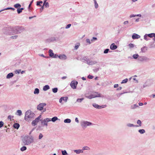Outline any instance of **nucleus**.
<instances>
[{
	"label": "nucleus",
	"mask_w": 155,
	"mask_h": 155,
	"mask_svg": "<svg viewBox=\"0 0 155 155\" xmlns=\"http://www.w3.org/2000/svg\"><path fill=\"white\" fill-rule=\"evenodd\" d=\"M33 141V139L32 138L28 137L24 138L23 140V142L25 143V145H27L32 142Z\"/></svg>",
	"instance_id": "1"
},
{
	"label": "nucleus",
	"mask_w": 155,
	"mask_h": 155,
	"mask_svg": "<svg viewBox=\"0 0 155 155\" xmlns=\"http://www.w3.org/2000/svg\"><path fill=\"white\" fill-rule=\"evenodd\" d=\"M34 114L31 113L30 111H27L25 113V119H26L27 118H31L34 116Z\"/></svg>",
	"instance_id": "2"
},
{
	"label": "nucleus",
	"mask_w": 155,
	"mask_h": 155,
	"mask_svg": "<svg viewBox=\"0 0 155 155\" xmlns=\"http://www.w3.org/2000/svg\"><path fill=\"white\" fill-rule=\"evenodd\" d=\"M92 123L91 122L87 121H83L81 124V126L83 128H84L87 127V126H89L91 125Z\"/></svg>",
	"instance_id": "3"
},
{
	"label": "nucleus",
	"mask_w": 155,
	"mask_h": 155,
	"mask_svg": "<svg viewBox=\"0 0 155 155\" xmlns=\"http://www.w3.org/2000/svg\"><path fill=\"white\" fill-rule=\"evenodd\" d=\"M100 97V94L94 92L93 94H91L88 97L89 99H91L93 98Z\"/></svg>",
	"instance_id": "4"
},
{
	"label": "nucleus",
	"mask_w": 155,
	"mask_h": 155,
	"mask_svg": "<svg viewBox=\"0 0 155 155\" xmlns=\"http://www.w3.org/2000/svg\"><path fill=\"white\" fill-rule=\"evenodd\" d=\"M46 104L45 103L40 104L37 106V109L40 110H41L43 109V107L46 106Z\"/></svg>",
	"instance_id": "5"
},
{
	"label": "nucleus",
	"mask_w": 155,
	"mask_h": 155,
	"mask_svg": "<svg viewBox=\"0 0 155 155\" xmlns=\"http://www.w3.org/2000/svg\"><path fill=\"white\" fill-rule=\"evenodd\" d=\"M41 117V116L40 115L38 116V117L36 118L35 120H33L32 122V124L33 126H35L36 125L37 123L39 122L40 118Z\"/></svg>",
	"instance_id": "6"
},
{
	"label": "nucleus",
	"mask_w": 155,
	"mask_h": 155,
	"mask_svg": "<svg viewBox=\"0 0 155 155\" xmlns=\"http://www.w3.org/2000/svg\"><path fill=\"white\" fill-rule=\"evenodd\" d=\"M78 83L76 81H72L70 85L71 87L74 89L76 88V86Z\"/></svg>",
	"instance_id": "7"
},
{
	"label": "nucleus",
	"mask_w": 155,
	"mask_h": 155,
	"mask_svg": "<svg viewBox=\"0 0 155 155\" xmlns=\"http://www.w3.org/2000/svg\"><path fill=\"white\" fill-rule=\"evenodd\" d=\"M49 55L50 57H53L54 58H56L58 57V55L57 54L54 55L53 51L51 50H49Z\"/></svg>",
	"instance_id": "8"
},
{
	"label": "nucleus",
	"mask_w": 155,
	"mask_h": 155,
	"mask_svg": "<svg viewBox=\"0 0 155 155\" xmlns=\"http://www.w3.org/2000/svg\"><path fill=\"white\" fill-rule=\"evenodd\" d=\"M93 106L96 108H98V109H101L102 108H103L106 107V105H104L102 106H100L98 105V104H93Z\"/></svg>",
	"instance_id": "9"
},
{
	"label": "nucleus",
	"mask_w": 155,
	"mask_h": 155,
	"mask_svg": "<svg viewBox=\"0 0 155 155\" xmlns=\"http://www.w3.org/2000/svg\"><path fill=\"white\" fill-rule=\"evenodd\" d=\"M68 99V97H61L59 100V102L61 103L63 101H64L65 102H67Z\"/></svg>",
	"instance_id": "10"
},
{
	"label": "nucleus",
	"mask_w": 155,
	"mask_h": 155,
	"mask_svg": "<svg viewBox=\"0 0 155 155\" xmlns=\"http://www.w3.org/2000/svg\"><path fill=\"white\" fill-rule=\"evenodd\" d=\"M140 37V36L139 35L136 34H134L132 36V38L133 39H138Z\"/></svg>",
	"instance_id": "11"
},
{
	"label": "nucleus",
	"mask_w": 155,
	"mask_h": 155,
	"mask_svg": "<svg viewBox=\"0 0 155 155\" xmlns=\"http://www.w3.org/2000/svg\"><path fill=\"white\" fill-rule=\"evenodd\" d=\"M117 48V46L115 45L114 43L112 44L110 46V48L112 50H115Z\"/></svg>",
	"instance_id": "12"
},
{
	"label": "nucleus",
	"mask_w": 155,
	"mask_h": 155,
	"mask_svg": "<svg viewBox=\"0 0 155 155\" xmlns=\"http://www.w3.org/2000/svg\"><path fill=\"white\" fill-rule=\"evenodd\" d=\"M59 58L61 59H66V56L64 54L58 56Z\"/></svg>",
	"instance_id": "13"
},
{
	"label": "nucleus",
	"mask_w": 155,
	"mask_h": 155,
	"mask_svg": "<svg viewBox=\"0 0 155 155\" xmlns=\"http://www.w3.org/2000/svg\"><path fill=\"white\" fill-rule=\"evenodd\" d=\"M19 124L17 123H15L13 125L14 127L17 129H18L19 128Z\"/></svg>",
	"instance_id": "14"
},
{
	"label": "nucleus",
	"mask_w": 155,
	"mask_h": 155,
	"mask_svg": "<svg viewBox=\"0 0 155 155\" xmlns=\"http://www.w3.org/2000/svg\"><path fill=\"white\" fill-rule=\"evenodd\" d=\"M50 87L48 85H46L43 87V90L45 91H47V90L49 89Z\"/></svg>",
	"instance_id": "15"
},
{
	"label": "nucleus",
	"mask_w": 155,
	"mask_h": 155,
	"mask_svg": "<svg viewBox=\"0 0 155 155\" xmlns=\"http://www.w3.org/2000/svg\"><path fill=\"white\" fill-rule=\"evenodd\" d=\"M13 76V74L12 73L8 74L7 76V78H9Z\"/></svg>",
	"instance_id": "16"
},
{
	"label": "nucleus",
	"mask_w": 155,
	"mask_h": 155,
	"mask_svg": "<svg viewBox=\"0 0 155 155\" xmlns=\"http://www.w3.org/2000/svg\"><path fill=\"white\" fill-rule=\"evenodd\" d=\"M14 7L16 8H19L21 7V5L19 3H17L16 4H15L14 5Z\"/></svg>",
	"instance_id": "17"
},
{
	"label": "nucleus",
	"mask_w": 155,
	"mask_h": 155,
	"mask_svg": "<svg viewBox=\"0 0 155 155\" xmlns=\"http://www.w3.org/2000/svg\"><path fill=\"white\" fill-rule=\"evenodd\" d=\"M23 9H24V8H18L17 9V12L18 13V14H20L22 12V10H23Z\"/></svg>",
	"instance_id": "18"
},
{
	"label": "nucleus",
	"mask_w": 155,
	"mask_h": 155,
	"mask_svg": "<svg viewBox=\"0 0 155 155\" xmlns=\"http://www.w3.org/2000/svg\"><path fill=\"white\" fill-rule=\"evenodd\" d=\"M71 121V120L70 119H67L64 120V122L65 123H70Z\"/></svg>",
	"instance_id": "19"
},
{
	"label": "nucleus",
	"mask_w": 155,
	"mask_h": 155,
	"mask_svg": "<svg viewBox=\"0 0 155 155\" xmlns=\"http://www.w3.org/2000/svg\"><path fill=\"white\" fill-rule=\"evenodd\" d=\"M141 51L143 52H145L147 50V48L146 47H143L141 49Z\"/></svg>",
	"instance_id": "20"
},
{
	"label": "nucleus",
	"mask_w": 155,
	"mask_h": 155,
	"mask_svg": "<svg viewBox=\"0 0 155 155\" xmlns=\"http://www.w3.org/2000/svg\"><path fill=\"white\" fill-rule=\"evenodd\" d=\"M58 119V118L57 117H53L51 119V121L53 122L55 121Z\"/></svg>",
	"instance_id": "21"
},
{
	"label": "nucleus",
	"mask_w": 155,
	"mask_h": 155,
	"mask_svg": "<svg viewBox=\"0 0 155 155\" xmlns=\"http://www.w3.org/2000/svg\"><path fill=\"white\" fill-rule=\"evenodd\" d=\"M39 90L38 88H35L34 92V93L35 94H38L39 93Z\"/></svg>",
	"instance_id": "22"
},
{
	"label": "nucleus",
	"mask_w": 155,
	"mask_h": 155,
	"mask_svg": "<svg viewBox=\"0 0 155 155\" xmlns=\"http://www.w3.org/2000/svg\"><path fill=\"white\" fill-rule=\"evenodd\" d=\"M52 91L54 93H56L58 90V89L57 88H54L52 89Z\"/></svg>",
	"instance_id": "23"
},
{
	"label": "nucleus",
	"mask_w": 155,
	"mask_h": 155,
	"mask_svg": "<svg viewBox=\"0 0 155 155\" xmlns=\"http://www.w3.org/2000/svg\"><path fill=\"white\" fill-rule=\"evenodd\" d=\"M139 132L140 134H143L145 132V130L144 129L140 130H139Z\"/></svg>",
	"instance_id": "24"
},
{
	"label": "nucleus",
	"mask_w": 155,
	"mask_h": 155,
	"mask_svg": "<svg viewBox=\"0 0 155 155\" xmlns=\"http://www.w3.org/2000/svg\"><path fill=\"white\" fill-rule=\"evenodd\" d=\"M138 106L136 104H134L133 106H131V109H134L138 107Z\"/></svg>",
	"instance_id": "25"
},
{
	"label": "nucleus",
	"mask_w": 155,
	"mask_h": 155,
	"mask_svg": "<svg viewBox=\"0 0 155 155\" xmlns=\"http://www.w3.org/2000/svg\"><path fill=\"white\" fill-rule=\"evenodd\" d=\"M26 149H27V148L26 147L23 146L21 148V151H23L26 150Z\"/></svg>",
	"instance_id": "26"
},
{
	"label": "nucleus",
	"mask_w": 155,
	"mask_h": 155,
	"mask_svg": "<svg viewBox=\"0 0 155 155\" xmlns=\"http://www.w3.org/2000/svg\"><path fill=\"white\" fill-rule=\"evenodd\" d=\"M44 122H46L47 123L51 121L50 119L48 118H46V119H44Z\"/></svg>",
	"instance_id": "27"
},
{
	"label": "nucleus",
	"mask_w": 155,
	"mask_h": 155,
	"mask_svg": "<svg viewBox=\"0 0 155 155\" xmlns=\"http://www.w3.org/2000/svg\"><path fill=\"white\" fill-rule=\"evenodd\" d=\"M127 126L129 127H134L135 126L134 124H128L127 125ZM135 127H138V126L136 125V126H135Z\"/></svg>",
	"instance_id": "28"
},
{
	"label": "nucleus",
	"mask_w": 155,
	"mask_h": 155,
	"mask_svg": "<svg viewBox=\"0 0 155 155\" xmlns=\"http://www.w3.org/2000/svg\"><path fill=\"white\" fill-rule=\"evenodd\" d=\"M154 33H151L147 35V36L149 37L152 38L154 36Z\"/></svg>",
	"instance_id": "29"
},
{
	"label": "nucleus",
	"mask_w": 155,
	"mask_h": 155,
	"mask_svg": "<svg viewBox=\"0 0 155 155\" xmlns=\"http://www.w3.org/2000/svg\"><path fill=\"white\" fill-rule=\"evenodd\" d=\"M137 123L138 124H139V126H141V122L140 120H138L137 121Z\"/></svg>",
	"instance_id": "30"
},
{
	"label": "nucleus",
	"mask_w": 155,
	"mask_h": 155,
	"mask_svg": "<svg viewBox=\"0 0 155 155\" xmlns=\"http://www.w3.org/2000/svg\"><path fill=\"white\" fill-rule=\"evenodd\" d=\"M139 55L138 54H135L133 56V57L134 59H137Z\"/></svg>",
	"instance_id": "31"
},
{
	"label": "nucleus",
	"mask_w": 155,
	"mask_h": 155,
	"mask_svg": "<svg viewBox=\"0 0 155 155\" xmlns=\"http://www.w3.org/2000/svg\"><path fill=\"white\" fill-rule=\"evenodd\" d=\"M83 150H90V148L87 146L84 147L83 148Z\"/></svg>",
	"instance_id": "32"
},
{
	"label": "nucleus",
	"mask_w": 155,
	"mask_h": 155,
	"mask_svg": "<svg viewBox=\"0 0 155 155\" xmlns=\"http://www.w3.org/2000/svg\"><path fill=\"white\" fill-rule=\"evenodd\" d=\"M128 81V79L126 78L124 79L122 81L121 83H126Z\"/></svg>",
	"instance_id": "33"
},
{
	"label": "nucleus",
	"mask_w": 155,
	"mask_h": 155,
	"mask_svg": "<svg viewBox=\"0 0 155 155\" xmlns=\"http://www.w3.org/2000/svg\"><path fill=\"white\" fill-rule=\"evenodd\" d=\"M43 3V2L42 1H39V2H37V5H39L41 6L40 5V4H42Z\"/></svg>",
	"instance_id": "34"
},
{
	"label": "nucleus",
	"mask_w": 155,
	"mask_h": 155,
	"mask_svg": "<svg viewBox=\"0 0 155 155\" xmlns=\"http://www.w3.org/2000/svg\"><path fill=\"white\" fill-rule=\"evenodd\" d=\"M84 100L83 98L78 99H77V101L78 102H81Z\"/></svg>",
	"instance_id": "35"
},
{
	"label": "nucleus",
	"mask_w": 155,
	"mask_h": 155,
	"mask_svg": "<svg viewBox=\"0 0 155 155\" xmlns=\"http://www.w3.org/2000/svg\"><path fill=\"white\" fill-rule=\"evenodd\" d=\"M17 112L18 114V115H19V116L21 115V111L20 110H18L17 111Z\"/></svg>",
	"instance_id": "36"
},
{
	"label": "nucleus",
	"mask_w": 155,
	"mask_h": 155,
	"mask_svg": "<svg viewBox=\"0 0 155 155\" xmlns=\"http://www.w3.org/2000/svg\"><path fill=\"white\" fill-rule=\"evenodd\" d=\"M94 2L95 3V7L96 8H97L98 7V5L97 4L96 1H95Z\"/></svg>",
	"instance_id": "37"
},
{
	"label": "nucleus",
	"mask_w": 155,
	"mask_h": 155,
	"mask_svg": "<svg viewBox=\"0 0 155 155\" xmlns=\"http://www.w3.org/2000/svg\"><path fill=\"white\" fill-rule=\"evenodd\" d=\"M80 46V44L79 43L78 44V45H76L75 46V48L76 49H77L79 47V46Z\"/></svg>",
	"instance_id": "38"
},
{
	"label": "nucleus",
	"mask_w": 155,
	"mask_h": 155,
	"mask_svg": "<svg viewBox=\"0 0 155 155\" xmlns=\"http://www.w3.org/2000/svg\"><path fill=\"white\" fill-rule=\"evenodd\" d=\"M62 154L63 155H66L67 154V153L65 150H64L62 151Z\"/></svg>",
	"instance_id": "39"
},
{
	"label": "nucleus",
	"mask_w": 155,
	"mask_h": 155,
	"mask_svg": "<svg viewBox=\"0 0 155 155\" xmlns=\"http://www.w3.org/2000/svg\"><path fill=\"white\" fill-rule=\"evenodd\" d=\"M109 50L108 49H106L104 51V53L105 54L107 53L109 51Z\"/></svg>",
	"instance_id": "40"
},
{
	"label": "nucleus",
	"mask_w": 155,
	"mask_h": 155,
	"mask_svg": "<svg viewBox=\"0 0 155 155\" xmlns=\"http://www.w3.org/2000/svg\"><path fill=\"white\" fill-rule=\"evenodd\" d=\"M43 137V135L41 134H40L39 136V139H41Z\"/></svg>",
	"instance_id": "41"
},
{
	"label": "nucleus",
	"mask_w": 155,
	"mask_h": 155,
	"mask_svg": "<svg viewBox=\"0 0 155 155\" xmlns=\"http://www.w3.org/2000/svg\"><path fill=\"white\" fill-rule=\"evenodd\" d=\"M42 123L43 124L47 126L48 125V124L47 122H44V120L42 122Z\"/></svg>",
	"instance_id": "42"
},
{
	"label": "nucleus",
	"mask_w": 155,
	"mask_h": 155,
	"mask_svg": "<svg viewBox=\"0 0 155 155\" xmlns=\"http://www.w3.org/2000/svg\"><path fill=\"white\" fill-rule=\"evenodd\" d=\"M3 122L2 121H0V128L3 126Z\"/></svg>",
	"instance_id": "43"
},
{
	"label": "nucleus",
	"mask_w": 155,
	"mask_h": 155,
	"mask_svg": "<svg viewBox=\"0 0 155 155\" xmlns=\"http://www.w3.org/2000/svg\"><path fill=\"white\" fill-rule=\"evenodd\" d=\"M129 47L130 48H133L134 46V45L133 44H130L129 45Z\"/></svg>",
	"instance_id": "44"
},
{
	"label": "nucleus",
	"mask_w": 155,
	"mask_h": 155,
	"mask_svg": "<svg viewBox=\"0 0 155 155\" xmlns=\"http://www.w3.org/2000/svg\"><path fill=\"white\" fill-rule=\"evenodd\" d=\"M147 37H148V36L147 35H145L144 37V39L145 40H148V39L147 38Z\"/></svg>",
	"instance_id": "45"
},
{
	"label": "nucleus",
	"mask_w": 155,
	"mask_h": 155,
	"mask_svg": "<svg viewBox=\"0 0 155 155\" xmlns=\"http://www.w3.org/2000/svg\"><path fill=\"white\" fill-rule=\"evenodd\" d=\"M44 5H45L46 7H49V3L48 2H46V4Z\"/></svg>",
	"instance_id": "46"
},
{
	"label": "nucleus",
	"mask_w": 155,
	"mask_h": 155,
	"mask_svg": "<svg viewBox=\"0 0 155 155\" xmlns=\"http://www.w3.org/2000/svg\"><path fill=\"white\" fill-rule=\"evenodd\" d=\"M71 26V24H68L66 27V28H69Z\"/></svg>",
	"instance_id": "47"
},
{
	"label": "nucleus",
	"mask_w": 155,
	"mask_h": 155,
	"mask_svg": "<svg viewBox=\"0 0 155 155\" xmlns=\"http://www.w3.org/2000/svg\"><path fill=\"white\" fill-rule=\"evenodd\" d=\"M93 78V76L91 75H89L88 76V78L89 79H92Z\"/></svg>",
	"instance_id": "48"
},
{
	"label": "nucleus",
	"mask_w": 155,
	"mask_h": 155,
	"mask_svg": "<svg viewBox=\"0 0 155 155\" xmlns=\"http://www.w3.org/2000/svg\"><path fill=\"white\" fill-rule=\"evenodd\" d=\"M86 42L89 43V44H91V42L90 39H86Z\"/></svg>",
	"instance_id": "49"
},
{
	"label": "nucleus",
	"mask_w": 155,
	"mask_h": 155,
	"mask_svg": "<svg viewBox=\"0 0 155 155\" xmlns=\"http://www.w3.org/2000/svg\"><path fill=\"white\" fill-rule=\"evenodd\" d=\"M81 150H75V152L77 153H79L81 152Z\"/></svg>",
	"instance_id": "50"
},
{
	"label": "nucleus",
	"mask_w": 155,
	"mask_h": 155,
	"mask_svg": "<svg viewBox=\"0 0 155 155\" xmlns=\"http://www.w3.org/2000/svg\"><path fill=\"white\" fill-rule=\"evenodd\" d=\"M118 87V84H115L114 85V88H116Z\"/></svg>",
	"instance_id": "51"
},
{
	"label": "nucleus",
	"mask_w": 155,
	"mask_h": 155,
	"mask_svg": "<svg viewBox=\"0 0 155 155\" xmlns=\"http://www.w3.org/2000/svg\"><path fill=\"white\" fill-rule=\"evenodd\" d=\"M33 0H32L30 2V4H29V8L30 7L32 3L33 2Z\"/></svg>",
	"instance_id": "52"
},
{
	"label": "nucleus",
	"mask_w": 155,
	"mask_h": 155,
	"mask_svg": "<svg viewBox=\"0 0 155 155\" xmlns=\"http://www.w3.org/2000/svg\"><path fill=\"white\" fill-rule=\"evenodd\" d=\"M75 121L77 122L78 123L79 122V120H78V118L77 117H76L75 118Z\"/></svg>",
	"instance_id": "53"
},
{
	"label": "nucleus",
	"mask_w": 155,
	"mask_h": 155,
	"mask_svg": "<svg viewBox=\"0 0 155 155\" xmlns=\"http://www.w3.org/2000/svg\"><path fill=\"white\" fill-rule=\"evenodd\" d=\"M128 23V21H126L124 22V25L127 24Z\"/></svg>",
	"instance_id": "54"
},
{
	"label": "nucleus",
	"mask_w": 155,
	"mask_h": 155,
	"mask_svg": "<svg viewBox=\"0 0 155 155\" xmlns=\"http://www.w3.org/2000/svg\"><path fill=\"white\" fill-rule=\"evenodd\" d=\"M93 39L96 40H97V38H96V37H93V39L91 40V41H93Z\"/></svg>",
	"instance_id": "55"
},
{
	"label": "nucleus",
	"mask_w": 155,
	"mask_h": 155,
	"mask_svg": "<svg viewBox=\"0 0 155 155\" xmlns=\"http://www.w3.org/2000/svg\"><path fill=\"white\" fill-rule=\"evenodd\" d=\"M143 103H139V106H142L143 105Z\"/></svg>",
	"instance_id": "56"
},
{
	"label": "nucleus",
	"mask_w": 155,
	"mask_h": 155,
	"mask_svg": "<svg viewBox=\"0 0 155 155\" xmlns=\"http://www.w3.org/2000/svg\"><path fill=\"white\" fill-rule=\"evenodd\" d=\"M8 119H10L11 120V116H9L8 117Z\"/></svg>",
	"instance_id": "57"
},
{
	"label": "nucleus",
	"mask_w": 155,
	"mask_h": 155,
	"mask_svg": "<svg viewBox=\"0 0 155 155\" xmlns=\"http://www.w3.org/2000/svg\"><path fill=\"white\" fill-rule=\"evenodd\" d=\"M67 78V77L66 76H64L62 78V79H65Z\"/></svg>",
	"instance_id": "58"
},
{
	"label": "nucleus",
	"mask_w": 155,
	"mask_h": 155,
	"mask_svg": "<svg viewBox=\"0 0 155 155\" xmlns=\"http://www.w3.org/2000/svg\"><path fill=\"white\" fill-rule=\"evenodd\" d=\"M11 8H6L4 10H6L8 9H11Z\"/></svg>",
	"instance_id": "59"
},
{
	"label": "nucleus",
	"mask_w": 155,
	"mask_h": 155,
	"mask_svg": "<svg viewBox=\"0 0 155 155\" xmlns=\"http://www.w3.org/2000/svg\"><path fill=\"white\" fill-rule=\"evenodd\" d=\"M135 16V15H131L130 16V17L131 18V17H134Z\"/></svg>",
	"instance_id": "60"
},
{
	"label": "nucleus",
	"mask_w": 155,
	"mask_h": 155,
	"mask_svg": "<svg viewBox=\"0 0 155 155\" xmlns=\"http://www.w3.org/2000/svg\"><path fill=\"white\" fill-rule=\"evenodd\" d=\"M11 9L12 10L14 11L15 10V9L14 8H11Z\"/></svg>",
	"instance_id": "61"
},
{
	"label": "nucleus",
	"mask_w": 155,
	"mask_h": 155,
	"mask_svg": "<svg viewBox=\"0 0 155 155\" xmlns=\"http://www.w3.org/2000/svg\"><path fill=\"white\" fill-rule=\"evenodd\" d=\"M137 16L140 17L141 16V15L140 14H139V15H137Z\"/></svg>",
	"instance_id": "62"
},
{
	"label": "nucleus",
	"mask_w": 155,
	"mask_h": 155,
	"mask_svg": "<svg viewBox=\"0 0 155 155\" xmlns=\"http://www.w3.org/2000/svg\"><path fill=\"white\" fill-rule=\"evenodd\" d=\"M154 37V38H153V40L155 41V34H154V36H153Z\"/></svg>",
	"instance_id": "63"
},
{
	"label": "nucleus",
	"mask_w": 155,
	"mask_h": 155,
	"mask_svg": "<svg viewBox=\"0 0 155 155\" xmlns=\"http://www.w3.org/2000/svg\"><path fill=\"white\" fill-rule=\"evenodd\" d=\"M153 98L155 97V95L154 94H153Z\"/></svg>",
	"instance_id": "64"
}]
</instances>
